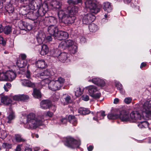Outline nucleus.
<instances>
[{
    "label": "nucleus",
    "instance_id": "f257e3e1",
    "mask_svg": "<svg viewBox=\"0 0 151 151\" xmlns=\"http://www.w3.org/2000/svg\"><path fill=\"white\" fill-rule=\"evenodd\" d=\"M44 118L43 116H37L33 112L27 114L26 119L27 128L30 129H36L42 124Z\"/></svg>",
    "mask_w": 151,
    "mask_h": 151
},
{
    "label": "nucleus",
    "instance_id": "f03ea898",
    "mask_svg": "<svg viewBox=\"0 0 151 151\" xmlns=\"http://www.w3.org/2000/svg\"><path fill=\"white\" fill-rule=\"evenodd\" d=\"M65 82V79L59 77L55 81H52L49 84V88L52 90L55 91L60 89L63 86Z\"/></svg>",
    "mask_w": 151,
    "mask_h": 151
},
{
    "label": "nucleus",
    "instance_id": "7ed1b4c3",
    "mask_svg": "<svg viewBox=\"0 0 151 151\" xmlns=\"http://www.w3.org/2000/svg\"><path fill=\"white\" fill-rule=\"evenodd\" d=\"M86 7L90 9L91 12L97 14L100 9L97 6V3L95 0H86L85 2Z\"/></svg>",
    "mask_w": 151,
    "mask_h": 151
},
{
    "label": "nucleus",
    "instance_id": "20e7f679",
    "mask_svg": "<svg viewBox=\"0 0 151 151\" xmlns=\"http://www.w3.org/2000/svg\"><path fill=\"white\" fill-rule=\"evenodd\" d=\"M130 122H135L138 120L145 119L144 113L141 114L137 111H132L130 114Z\"/></svg>",
    "mask_w": 151,
    "mask_h": 151
},
{
    "label": "nucleus",
    "instance_id": "39448f33",
    "mask_svg": "<svg viewBox=\"0 0 151 151\" xmlns=\"http://www.w3.org/2000/svg\"><path fill=\"white\" fill-rule=\"evenodd\" d=\"M65 144L68 147L72 148H77L80 145V142L69 137L67 138Z\"/></svg>",
    "mask_w": 151,
    "mask_h": 151
},
{
    "label": "nucleus",
    "instance_id": "423d86ee",
    "mask_svg": "<svg viewBox=\"0 0 151 151\" xmlns=\"http://www.w3.org/2000/svg\"><path fill=\"white\" fill-rule=\"evenodd\" d=\"M151 100L146 101L143 104L141 111L144 114L148 115H151ZM145 116H146L145 115Z\"/></svg>",
    "mask_w": 151,
    "mask_h": 151
},
{
    "label": "nucleus",
    "instance_id": "0eeeda50",
    "mask_svg": "<svg viewBox=\"0 0 151 151\" xmlns=\"http://www.w3.org/2000/svg\"><path fill=\"white\" fill-rule=\"evenodd\" d=\"M119 118L124 122H130V114L125 111H122L119 112Z\"/></svg>",
    "mask_w": 151,
    "mask_h": 151
},
{
    "label": "nucleus",
    "instance_id": "6e6552de",
    "mask_svg": "<svg viewBox=\"0 0 151 151\" xmlns=\"http://www.w3.org/2000/svg\"><path fill=\"white\" fill-rule=\"evenodd\" d=\"M96 19L95 17L91 13L85 15L83 19V22L84 24H87L93 22Z\"/></svg>",
    "mask_w": 151,
    "mask_h": 151
},
{
    "label": "nucleus",
    "instance_id": "1a4fd4ad",
    "mask_svg": "<svg viewBox=\"0 0 151 151\" xmlns=\"http://www.w3.org/2000/svg\"><path fill=\"white\" fill-rule=\"evenodd\" d=\"M68 35L67 32L59 31H58L54 37L55 39L61 40L67 39L68 37Z\"/></svg>",
    "mask_w": 151,
    "mask_h": 151
},
{
    "label": "nucleus",
    "instance_id": "9d476101",
    "mask_svg": "<svg viewBox=\"0 0 151 151\" xmlns=\"http://www.w3.org/2000/svg\"><path fill=\"white\" fill-rule=\"evenodd\" d=\"M47 30L49 34L54 37L58 31L57 26L53 25H50L48 27Z\"/></svg>",
    "mask_w": 151,
    "mask_h": 151
},
{
    "label": "nucleus",
    "instance_id": "9b49d317",
    "mask_svg": "<svg viewBox=\"0 0 151 151\" xmlns=\"http://www.w3.org/2000/svg\"><path fill=\"white\" fill-rule=\"evenodd\" d=\"M71 5H69L67 9L68 13L70 15H75L78 12V8L77 6L74 5L70 6Z\"/></svg>",
    "mask_w": 151,
    "mask_h": 151
},
{
    "label": "nucleus",
    "instance_id": "f8f14e48",
    "mask_svg": "<svg viewBox=\"0 0 151 151\" xmlns=\"http://www.w3.org/2000/svg\"><path fill=\"white\" fill-rule=\"evenodd\" d=\"M51 105L50 101L48 100H43L40 103L41 107L44 109L49 108L51 106Z\"/></svg>",
    "mask_w": 151,
    "mask_h": 151
},
{
    "label": "nucleus",
    "instance_id": "ddd939ff",
    "mask_svg": "<svg viewBox=\"0 0 151 151\" xmlns=\"http://www.w3.org/2000/svg\"><path fill=\"white\" fill-rule=\"evenodd\" d=\"M88 90L89 95L91 96L94 93L98 91L96 87L93 85H90L86 88Z\"/></svg>",
    "mask_w": 151,
    "mask_h": 151
},
{
    "label": "nucleus",
    "instance_id": "4468645a",
    "mask_svg": "<svg viewBox=\"0 0 151 151\" xmlns=\"http://www.w3.org/2000/svg\"><path fill=\"white\" fill-rule=\"evenodd\" d=\"M103 9L106 12H111L112 10V6L110 3L109 2H106L103 4Z\"/></svg>",
    "mask_w": 151,
    "mask_h": 151
},
{
    "label": "nucleus",
    "instance_id": "2eb2a0df",
    "mask_svg": "<svg viewBox=\"0 0 151 151\" xmlns=\"http://www.w3.org/2000/svg\"><path fill=\"white\" fill-rule=\"evenodd\" d=\"M45 20H46L50 25H53L56 26L57 22L56 19L53 17H47L45 18Z\"/></svg>",
    "mask_w": 151,
    "mask_h": 151
},
{
    "label": "nucleus",
    "instance_id": "dca6fc26",
    "mask_svg": "<svg viewBox=\"0 0 151 151\" xmlns=\"http://www.w3.org/2000/svg\"><path fill=\"white\" fill-rule=\"evenodd\" d=\"M8 81H12L16 77L15 73L12 71H7Z\"/></svg>",
    "mask_w": 151,
    "mask_h": 151
},
{
    "label": "nucleus",
    "instance_id": "f3484780",
    "mask_svg": "<svg viewBox=\"0 0 151 151\" xmlns=\"http://www.w3.org/2000/svg\"><path fill=\"white\" fill-rule=\"evenodd\" d=\"M61 3L59 0H53L51 3V5L54 8L59 9L61 6Z\"/></svg>",
    "mask_w": 151,
    "mask_h": 151
},
{
    "label": "nucleus",
    "instance_id": "a211bd4d",
    "mask_svg": "<svg viewBox=\"0 0 151 151\" xmlns=\"http://www.w3.org/2000/svg\"><path fill=\"white\" fill-rule=\"evenodd\" d=\"M59 60L63 62H64L67 59V54L65 52L61 53L58 57Z\"/></svg>",
    "mask_w": 151,
    "mask_h": 151
},
{
    "label": "nucleus",
    "instance_id": "6ab92c4d",
    "mask_svg": "<svg viewBox=\"0 0 151 151\" xmlns=\"http://www.w3.org/2000/svg\"><path fill=\"white\" fill-rule=\"evenodd\" d=\"M36 65L38 68L42 69L44 68L46 66L45 61L43 60H38L36 62Z\"/></svg>",
    "mask_w": 151,
    "mask_h": 151
},
{
    "label": "nucleus",
    "instance_id": "aec40b11",
    "mask_svg": "<svg viewBox=\"0 0 151 151\" xmlns=\"http://www.w3.org/2000/svg\"><path fill=\"white\" fill-rule=\"evenodd\" d=\"M49 51L47 46L45 45H42L41 50L40 53L42 55H45Z\"/></svg>",
    "mask_w": 151,
    "mask_h": 151
},
{
    "label": "nucleus",
    "instance_id": "412c9836",
    "mask_svg": "<svg viewBox=\"0 0 151 151\" xmlns=\"http://www.w3.org/2000/svg\"><path fill=\"white\" fill-rule=\"evenodd\" d=\"M32 94L33 96L36 98L40 99L42 97V94L40 91L36 88L34 89Z\"/></svg>",
    "mask_w": 151,
    "mask_h": 151
},
{
    "label": "nucleus",
    "instance_id": "4be33fe9",
    "mask_svg": "<svg viewBox=\"0 0 151 151\" xmlns=\"http://www.w3.org/2000/svg\"><path fill=\"white\" fill-rule=\"evenodd\" d=\"M63 101L64 105L70 103L72 102V100L70 97L68 95L63 96L62 98Z\"/></svg>",
    "mask_w": 151,
    "mask_h": 151
},
{
    "label": "nucleus",
    "instance_id": "5701e85b",
    "mask_svg": "<svg viewBox=\"0 0 151 151\" xmlns=\"http://www.w3.org/2000/svg\"><path fill=\"white\" fill-rule=\"evenodd\" d=\"M1 101L4 104L7 105L10 104L12 101V100L7 96L2 97Z\"/></svg>",
    "mask_w": 151,
    "mask_h": 151
},
{
    "label": "nucleus",
    "instance_id": "b1692460",
    "mask_svg": "<svg viewBox=\"0 0 151 151\" xmlns=\"http://www.w3.org/2000/svg\"><path fill=\"white\" fill-rule=\"evenodd\" d=\"M17 66L19 68H24L26 66L27 62L26 60H19L16 63Z\"/></svg>",
    "mask_w": 151,
    "mask_h": 151
},
{
    "label": "nucleus",
    "instance_id": "393cba45",
    "mask_svg": "<svg viewBox=\"0 0 151 151\" xmlns=\"http://www.w3.org/2000/svg\"><path fill=\"white\" fill-rule=\"evenodd\" d=\"M68 119L69 122L74 126H76L77 123V119L74 116L69 115Z\"/></svg>",
    "mask_w": 151,
    "mask_h": 151
},
{
    "label": "nucleus",
    "instance_id": "a878e982",
    "mask_svg": "<svg viewBox=\"0 0 151 151\" xmlns=\"http://www.w3.org/2000/svg\"><path fill=\"white\" fill-rule=\"evenodd\" d=\"M40 77L42 79H46L47 77H49L50 76V73L48 70H45L42 72L40 74Z\"/></svg>",
    "mask_w": 151,
    "mask_h": 151
},
{
    "label": "nucleus",
    "instance_id": "bb28decb",
    "mask_svg": "<svg viewBox=\"0 0 151 151\" xmlns=\"http://www.w3.org/2000/svg\"><path fill=\"white\" fill-rule=\"evenodd\" d=\"M22 83L23 85L29 87H33L34 86V83L27 80H23Z\"/></svg>",
    "mask_w": 151,
    "mask_h": 151
},
{
    "label": "nucleus",
    "instance_id": "cd10ccee",
    "mask_svg": "<svg viewBox=\"0 0 151 151\" xmlns=\"http://www.w3.org/2000/svg\"><path fill=\"white\" fill-rule=\"evenodd\" d=\"M107 117L109 119H116L119 118V114L116 113H111L109 114Z\"/></svg>",
    "mask_w": 151,
    "mask_h": 151
},
{
    "label": "nucleus",
    "instance_id": "c85d7f7f",
    "mask_svg": "<svg viewBox=\"0 0 151 151\" xmlns=\"http://www.w3.org/2000/svg\"><path fill=\"white\" fill-rule=\"evenodd\" d=\"M78 112L81 114L86 115L89 113V111L86 108L81 107L79 109Z\"/></svg>",
    "mask_w": 151,
    "mask_h": 151
},
{
    "label": "nucleus",
    "instance_id": "c756f323",
    "mask_svg": "<svg viewBox=\"0 0 151 151\" xmlns=\"http://www.w3.org/2000/svg\"><path fill=\"white\" fill-rule=\"evenodd\" d=\"M149 124L145 121L140 122L138 124V127L140 128H147L148 127Z\"/></svg>",
    "mask_w": 151,
    "mask_h": 151
},
{
    "label": "nucleus",
    "instance_id": "7c9ffc66",
    "mask_svg": "<svg viewBox=\"0 0 151 151\" xmlns=\"http://www.w3.org/2000/svg\"><path fill=\"white\" fill-rule=\"evenodd\" d=\"M89 28L90 32H95L97 30L98 27L95 24L92 23L89 25Z\"/></svg>",
    "mask_w": 151,
    "mask_h": 151
},
{
    "label": "nucleus",
    "instance_id": "2f4dec72",
    "mask_svg": "<svg viewBox=\"0 0 151 151\" xmlns=\"http://www.w3.org/2000/svg\"><path fill=\"white\" fill-rule=\"evenodd\" d=\"M82 0H68L67 1L69 5L82 3Z\"/></svg>",
    "mask_w": 151,
    "mask_h": 151
},
{
    "label": "nucleus",
    "instance_id": "473e14b6",
    "mask_svg": "<svg viewBox=\"0 0 151 151\" xmlns=\"http://www.w3.org/2000/svg\"><path fill=\"white\" fill-rule=\"evenodd\" d=\"M0 80L2 81H8L7 72L6 73L0 74Z\"/></svg>",
    "mask_w": 151,
    "mask_h": 151
},
{
    "label": "nucleus",
    "instance_id": "72a5a7b5",
    "mask_svg": "<svg viewBox=\"0 0 151 151\" xmlns=\"http://www.w3.org/2000/svg\"><path fill=\"white\" fill-rule=\"evenodd\" d=\"M15 139L16 141L18 142H24L26 141V140L22 137L21 135L18 134L15 135Z\"/></svg>",
    "mask_w": 151,
    "mask_h": 151
},
{
    "label": "nucleus",
    "instance_id": "f704fd0d",
    "mask_svg": "<svg viewBox=\"0 0 151 151\" xmlns=\"http://www.w3.org/2000/svg\"><path fill=\"white\" fill-rule=\"evenodd\" d=\"M91 81L93 83L97 85L98 84H100L99 83V82H101L103 85L104 83V80L98 78H93L91 80Z\"/></svg>",
    "mask_w": 151,
    "mask_h": 151
},
{
    "label": "nucleus",
    "instance_id": "c9c22d12",
    "mask_svg": "<svg viewBox=\"0 0 151 151\" xmlns=\"http://www.w3.org/2000/svg\"><path fill=\"white\" fill-rule=\"evenodd\" d=\"M12 30L11 27L9 26H7L4 28V32L5 34L8 35L11 32Z\"/></svg>",
    "mask_w": 151,
    "mask_h": 151
},
{
    "label": "nucleus",
    "instance_id": "e433bc0d",
    "mask_svg": "<svg viewBox=\"0 0 151 151\" xmlns=\"http://www.w3.org/2000/svg\"><path fill=\"white\" fill-rule=\"evenodd\" d=\"M65 41L67 48H68V49H69V48L73 47V45H74V42L71 40H67Z\"/></svg>",
    "mask_w": 151,
    "mask_h": 151
},
{
    "label": "nucleus",
    "instance_id": "4c0bfd02",
    "mask_svg": "<svg viewBox=\"0 0 151 151\" xmlns=\"http://www.w3.org/2000/svg\"><path fill=\"white\" fill-rule=\"evenodd\" d=\"M38 15L39 16H42L45 15L46 13V11L43 8L40 7L37 11Z\"/></svg>",
    "mask_w": 151,
    "mask_h": 151
},
{
    "label": "nucleus",
    "instance_id": "58836bf2",
    "mask_svg": "<svg viewBox=\"0 0 151 151\" xmlns=\"http://www.w3.org/2000/svg\"><path fill=\"white\" fill-rule=\"evenodd\" d=\"M77 49V47L76 46L74 45H73V47L69 48L68 50L71 53L74 54L76 53Z\"/></svg>",
    "mask_w": 151,
    "mask_h": 151
},
{
    "label": "nucleus",
    "instance_id": "ea45409f",
    "mask_svg": "<svg viewBox=\"0 0 151 151\" xmlns=\"http://www.w3.org/2000/svg\"><path fill=\"white\" fill-rule=\"evenodd\" d=\"M83 93V91L81 90L80 87H78L75 91V95L76 96L78 97L80 96Z\"/></svg>",
    "mask_w": 151,
    "mask_h": 151
},
{
    "label": "nucleus",
    "instance_id": "a19ab883",
    "mask_svg": "<svg viewBox=\"0 0 151 151\" xmlns=\"http://www.w3.org/2000/svg\"><path fill=\"white\" fill-rule=\"evenodd\" d=\"M15 118V116L14 113L12 112L7 117L8 121L7 122V123H10L11 122V121L14 119Z\"/></svg>",
    "mask_w": 151,
    "mask_h": 151
},
{
    "label": "nucleus",
    "instance_id": "79ce46f5",
    "mask_svg": "<svg viewBox=\"0 0 151 151\" xmlns=\"http://www.w3.org/2000/svg\"><path fill=\"white\" fill-rule=\"evenodd\" d=\"M68 20V15L67 14H66L65 16L62 19V22L65 24H70Z\"/></svg>",
    "mask_w": 151,
    "mask_h": 151
},
{
    "label": "nucleus",
    "instance_id": "37998d69",
    "mask_svg": "<svg viewBox=\"0 0 151 151\" xmlns=\"http://www.w3.org/2000/svg\"><path fill=\"white\" fill-rule=\"evenodd\" d=\"M58 14L59 18L61 19L66 15L63 10L59 11L58 12Z\"/></svg>",
    "mask_w": 151,
    "mask_h": 151
},
{
    "label": "nucleus",
    "instance_id": "c03bdc74",
    "mask_svg": "<svg viewBox=\"0 0 151 151\" xmlns=\"http://www.w3.org/2000/svg\"><path fill=\"white\" fill-rule=\"evenodd\" d=\"M69 17V21L70 24L73 23L76 19V17L74 15H70L69 14L68 15Z\"/></svg>",
    "mask_w": 151,
    "mask_h": 151
},
{
    "label": "nucleus",
    "instance_id": "a18cd8bd",
    "mask_svg": "<svg viewBox=\"0 0 151 151\" xmlns=\"http://www.w3.org/2000/svg\"><path fill=\"white\" fill-rule=\"evenodd\" d=\"M59 47L60 48L65 49L67 48L65 41H63L59 44Z\"/></svg>",
    "mask_w": 151,
    "mask_h": 151
},
{
    "label": "nucleus",
    "instance_id": "49530a36",
    "mask_svg": "<svg viewBox=\"0 0 151 151\" xmlns=\"http://www.w3.org/2000/svg\"><path fill=\"white\" fill-rule=\"evenodd\" d=\"M6 132L3 130H1L0 131V138L2 139H5L6 136Z\"/></svg>",
    "mask_w": 151,
    "mask_h": 151
},
{
    "label": "nucleus",
    "instance_id": "de8ad7c7",
    "mask_svg": "<svg viewBox=\"0 0 151 151\" xmlns=\"http://www.w3.org/2000/svg\"><path fill=\"white\" fill-rule=\"evenodd\" d=\"M20 101H25L29 99V97L25 95H20Z\"/></svg>",
    "mask_w": 151,
    "mask_h": 151
},
{
    "label": "nucleus",
    "instance_id": "09e8293b",
    "mask_svg": "<svg viewBox=\"0 0 151 151\" xmlns=\"http://www.w3.org/2000/svg\"><path fill=\"white\" fill-rule=\"evenodd\" d=\"M2 147L4 148L10 149L12 147V145L8 143H4L2 144Z\"/></svg>",
    "mask_w": 151,
    "mask_h": 151
},
{
    "label": "nucleus",
    "instance_id": "8fccbe9b",
    "mask_svg": "<svg viewBox=\"0 0 151 151\" xmlns=\"http://www.w3.org/2000/svg\"><path fill=\"white\" fill-rule=\"evenodd\" d=\"M12 85L11 83H7L6 84L4 85V88L5 90L6 91H8V89L10 88Z\"/></svg>",
    "mask_w": 151,
    "mask_h": 151
},
{
    "label": "nucleus",
    "instance_id": "3c124183",
    "mask_svg": "<svg viewBox=\"0 0 151 151\" xmlns=\"http://www.w3.org/2000/svg\"><path fill=\"white\" fill-rule=\"evenodd\" d=\"M101 96V93H98L96 94L94 93L91 96L94 99H99Z\"/></svg>",
    "mask_w": 151,
    "mask_h": 151
},
{
    "label": "nucleus",
    "instance_id": "603ef678",
    "mask_svg": "<svg viewBox=\"0 0 151 151\" xmlns=\"http://www.w3.org/2000/svg\"><path fill=\"white\" fill-rule=\"evenodd\" d=\"M132 100V99L130 97H127L124 100V102L127 104H129L131 103Z\"/></svg>",
    "mask_w": 151,
    "mask_h": 151
},
{
    "label": "nucleus",
    "instance_id": "864d4df0",
    "mask_svg": "<svg viewBox=\"0 0 151 151\" xmlns=\"http://www.w3.org/2000/svg\"><path fill=\"white\" fill-rule=\"evenodd\" d=\"M49 77H47L46 79H42L43 80L42 81V82H44L48 84V87H49V84L50 82L52 81L48 79Z\"/></svg>",
    "mask_w": 151,
    "mask_h": 151
},
{
    "label": "nucleus",
    "instance_id": "5fc2aeb1",
    "mask_svg": "<svg viewBox=\"0 0 151 151\" xmlns=\"http://www.w3.org/2000/svg\"><path fill=\"white\" fill-rule=\"evenodd\" d=\"M14 10V8L12 6H9V7L7 8V11L9 13H12Z\"/></svg>",
    "mask_w": 151,
    "mask_h": 151
},
{
    "label": "nucleus",
    "instance_id": "6e6d98bb",
    "mask_svg": "<svg viewBox=\"0 0 151 151\" xmlns=\"http://www.w3.org/2000/svg\"><path fill=\"white\" fill-rule=\"evenodd\" d=\"M0 44H2L3 45H4L6 44V42L4 40L3 37L0 35Z\"/></svg>",
    "mask_w": 151,
    "mask_h": 151
},
{
    "label": "nucleus",
    "instance_id": "4d7b16f0",
    "mask_svg": "<svg viewBox=\"0 0 151 151\" xmlns=\"http://www.w3.org/2000/svg\"><path fill=\"white\" fill-rule=\"evenodd\" d=\"M0 44H2L3 45H4L6 44V42L4 40L3 37L0 35Z\"/></svg>",
    "mask_w": 151,
    "mask_h": 151
},
{
    "label": "nucleus",
    "instance_id": "13d9d810",
    "mask_svg": "<svg viewBox=\"0 0 151 151\" xmlns=\"http://www.w3.org/2000/svg\"><path fill=\"white\" fill-rule=\"evenodd\" d=\"M20 95H16L13 96L12 98L13 100L16 101L20 100Z\"/></svg>",
    "mask_w": 151,
    "mask_h": 151
},
{
    "label": "nucleus",
    "instance_id": "bf43d9fd",
    "mask_svg": "<svg viewBox=\"0 0 151 151\" xmlns=\"http://www.w3.org/2000/svg\"><path fill=\"white\" fill-rule=\"evenodd\" d=\"M53 97L55 101H57L60 98L59 94L58 93H56L53 95Z\"/></svg>",
    "mask_w": 151,
    "mask_h": 151
},
{
    "label": "nucleus",
    "instance_id": "052dcab7",
    "mask_svg": "<svg viewBox=\"0 0 151 151\" xmlns=\"http://www.w3.org/2000/svg\"><path fill=\"white\" fill-rule=\"evenodd\" d=\"M82 99L83 100L85 101H88L89 99V97L87 95H83L82 96Z\"/></svg>",
    "mask_w": 151,
    "mask_h": 151
},
{
    "label": "nucleus",
    "instance_id": "680f3d73",
    "mask_svg": "<svg viewBox=\"0 0 151 151\" xmlns=\"http://www.w3.org/2000/svg\"><path fill=\"white\" fill-rule=\"evenodd\" d=\"M37 42L39 44H41L42 43L43 40L41 37H37Z\"/></svg>",
    "mask_w": 151,
    "mask_h": 151
},
{
    "label": "nucleus",
    "instance_id": "e2e57ef3",
    "mask_svg": "<svg viewBox=\"0 0 151 151\" xmlns=\"http://www.w3.org/2000/svg\"><path fill=\"white\" fill-rule=\"evenodd\" d=\"M25 75L27 78L29 79L31 77L30 73L29 70H27Z\"/></svg>",
    "mask_w": 151,
    "mask_h": 151
},
{
    "label": "nucleus",
    "instance_id": "0e129e2a",
    "mask_svg": "<svg viewBox=\"0 0 151 151\" xmlns=\"http://www.w3.org/2000/svg\"><path fill=\"white\" fill-rule=\"evenodd\" d=\"M60 124H63L66 123L67 122V119L66 118H62L60 120Z\"/></svg>",
    "mask_w": 151,
    "mask_h": 151
},
{
    "label": "nucleus",
    "instance_id": "69168bd1",
    "mask_svg": "<svg viewBox=\"0 0 151 151\" xmlns=\"http://www.w3.org/2000/svg\"><path fill=\"white\" fill-rule=\"evenodd\" d=\"M53 113L50 111H48L47 112L46 114L45 115L46 116H49L51 117L53 115Z\"/></svg>",
    "mask_w": 151,
    "mask_h": 151
},
{
    "label": "nucleus",
    "instance_id": "338daca9",
    "mask_svg": "<svg viewBox=\"0 0 151 151\" xmlns=\"http://www.w3.org/2000/svg\"><path fill=\"white\" fill-rule=\"evenodd\" d=\"M116 86L118 89H119L120 91L121 90L122 88V86L121 84L120 83H118L117 84H116Z\"/></svg>",
    "mask_w": 151,
    "mask_h": 151
},
{
    "label": "nucleus",
    "instance_id": "774afa93",
    "mask_svg": "<svg viewBox=\"0 0 151 151\" xmlns=\"http://www.w3.org/2000/svg\"><path fill=\"white\" fill-rule=\"evenodd\" d=\"M21 146L20 145H18L16 149V151H21Z\"/></svg>",
    "mask_w": 151,
    "mask_h": 151
}]
</instances>
